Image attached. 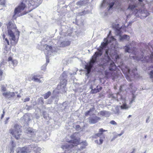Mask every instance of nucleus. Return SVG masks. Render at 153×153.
Here are the masks:
<instances>
[{"instance_id":"f257e3e1","label":"nucleus","mask_w":153,"mask_h":153,"mask_svg":"<svg viewBox=\"0 0 153 153\" xmlns=\"http://www.w3.org/2000/svg\"><path fill=\"white\" fill-rule=\"evenodd\" d=\"M10 43L12 46H14L17 43L19 36L20 32L17 29L16 25L10 23Z\"/></svg>"},{"instance_id":"f03ea898","label":"nucleus","mask_w":153,"mask_h":153,"mask_svg":"<svg viewBox=\"0 0 153 153\" xmlns=\"http://www.w3.org/2000/svg\"><path fill=\"white\" fill-rule=\"evenodd\" d=\"M109 70L110 72L105 71V75L107 78H111L113 80L117 78L118 76V73L116 71L117 67L114 62L111 60L109 66Z\"/></svg>"},{"instance_id":"7ed1b4c3","label":"nucleus","mask_w":153,"mask_h":153,"mask_svg":"<svg viewBox=\"0 0 153 153\" xmlns=\"http://www.w3.org/2000/svg\"><path fill=\"white\" fill-rule=\"evenodd\" d=\"M21 126L18 124H16L14 126V128L11 130L10 133L12 135L16 140H19L20 138L22 135V130L21 129Z\"/></svg>"},{"instance_id":"20e7f679","label":"nucleus","mask_w":153,"mask_h":153,"mask_svg":"<svg viewBox=\"0 0 153 153\" xmlns=\"http://www.w3.org/2000/svg\"><path fill=\"white\" fill-rule=\"evenodd\" d=\"M107 131V130L103 129L102 128L99 129V133L96 134H95V136L96 138L97 137H100L99 140L100 142L99 143L98 140H96L95 141V142L99 145L102 144L103 142V139L105 138V136L103 134V132Z\"/></svg>"},{"instance_id":"39448f33","label":"nucleus","mask_w":153,"mask_h":153,"mask_svg":"<svg viewBox=\"0 0 153 153\" xmlns=\"http://www.w3.org/2000/svg\"><path fill=\"white\" fill-rule=\"evenodd\" d=\"M132 58L133 59H136L137 60H141L143 61V60L146 61V62H148L150 60H152L153 59V53L152 52L150 56V57H147L146 56L144 57V59H143V56H142V57H140V58H139L138 57L136 56H132Z\"/></svg>"},{"instance_id":"423d86ee","label":"nucleus","mask_w":153,"mask_h":153,"mask_svg":"<svg viewBox=\"0 0 153 153\" xmlns=\"http://www.w3.org/2000/svg\"><path fill=\"white\" fill-rule=\"evenodd\" d=\"M66 76L67 75L64 72L62 73L61 75V78L62 79L60 81L59 85L63 88L65 87L67 83V80L66 79H64V78L66 77Z\"/></svg>"},{"instance_id":"0eeeda50","label":"nucleus","mask_w":153,"mask_h":153,"mask_svg":"<svg viewBox=\"0 0 153 153\" xmlns=\"http://www.w3.org/2000/svg\"><path fill=\"white\" fill-rule=\"evenodd\" d=\"M100 120V118L97 116H95L94 118L91 117L89 119V122L91 124H94Z\"/></svg>"},{"instance_id":"6e6552de","label":"nucleus","mask_w":153,"mask_h":153,"mask_svg":"<svg viewBox=\"0 0 153 153\" xmlns=\"http://www.w3.org/2000/svg\"><path fill=\"white\" fill-rule=\"evenodd\" d=\"M80 139L79 138L78 139L75 138L73 140H70L69 141V143H72L75 146H77L80 144Z\"/></svg>"},{"instance_id":"1a4fd4ad","label":"nucleus","mask_w":153,"mask_h":153,"mask_svg":"<svg viewBox=\"0 0 153 153\" xmlns=\"http://www.w3.org/2000/svg\"><path fill=\"white\" fill-rule=\"evenodd\" d=\"M42 78V76L39 75H34L32 78V80H33L35 82L40 83L41 82L40 79Z\"/></svg>"},{"instance_id":"9d476101","label":"nucleus","mask_w":153,"mask_h":153,"mask_svg":"<svg viewBox=\"0 0 153 153\" xmlns=\"http://www.w3.org/2000/svg\"><path fill=\"white\" fill-rule=\"evenodd\" d=\"M121 68L124 74H127L129 73L130 70L128 67L123 65L121 66Z\"/></svg>"},{"instance_id":"9b49d317","label":"nucleus","mask_w":153,"mask_h":153,"mask_svg":"<svg viewBox=\"0 0 153 153\" xmlns=\"http://www.w3.org/2000/svg\"><path fill=\"white\" fill-rule=\"evenodd\" d=\"M71 42L69 41H63L61 43L60 46L62 47H65L70 45Z\"/></svg>"},{"instance_id":"f8f14e48","label":"nucleus","mask_w":153,"mask_h":153,"mask_svg":"<svg viewBox=\"0 0 153 153\" xmlns=\"http://www.w3.org/2000/svg\"><path fill=\"white\" fill-rule=\"evenodd\" d=\"M93 65L89 62L88 65H85V69L87 70L88 74H89L91 72V69L93 67Z\"/></svg>"},{"instance_id":"ddd939ff","label":"nucleus","mask_w":153,"mask_h":153,"mask_svg":"<svg viewBox=\"0 0 153 153\" xmlns=\"http://www.w3.org/2000/svg\"><path fill=\"white\" fill-rule=\"evenodd\" d=\"M104 40L105 42H102V43L100 46V48L102 49H103L104 48H105L109 43L108 40L106 38H105Z\"/></svg>"},{"instance_id":"4468645a","label":"nucleus","mask_w":153,"mask_h":153,"mask_svg":"<svg viewBox=\"0 0 153 153\" xmlns=\"http://www.w3.org/2000/svg\"><path fill=\"white\" fill-rule=\"evenodd\" d=\"M130 39L129 36L126 35H124L123 36H120V41H123L125 40L129 41Z\"/></svg>"},{"instance_id":"2eb2a0df","label":"nucleus","mask_w":153,"mask_h":153,"mask_svg":"<svg viewBox=\"0 0 153 153\" xmlns=\"http://www.w3.org/2000/svg\"><path fill=\"white\" fill-rule=\"evenodd\" d=\"M98 88V86H97L96 88H95L94 89H92L91 91V93L92 94L96 93L99 92L102 89V87H100L99 88Z\"/></svg>"},{"instance_id":"dca6fc26","label":"nucleus","mask_w":153,"mask_h":153,"mask_svg":"<svg viewBox=\"0 0 153 153\" xmlns=\"http://www.w3.org/2000/svg\"><path fill=\"white\" fill-rule=\"evenodd\" d=\"M97 58L93 55L89 62L94 65V64L97 62Z\"/></svg>"},{"instance_id":"f3484780","label":"nucleus","mask_w":153,"mask_h":153,"mask_svg":"<svg viewBox=\"0 0 153 153\" xmlns=\"http://www.w3.org/2000/svg\"><path fill=\"white\" fill-rule=\"evenodd\" d=\"M112 26L113 28L115 29L116 30L119 31L121 29V28L120 27L119 25V24H116L114 23H113Z\"/></svg>"},{"instance_id":"a211bd4d","label":"nucleus","mask_w":153,"mask_h":153,"mask_svg":"<svg viewBox=\"0 0 153 153\" xmlns=\"http://www.w3.org/2000/svg\"><path fill=\"white\" fill-rule=\"evenodd\" d=\"M136 4H130L128 7V9H129L131 10H133L135 8L137 7Z\"/></svg>"},{"instance_id":"6ab92c4d","label":"nucleus","mask_w":153,"mask_h":153,"mask_svg":"<svg viewBox=\"0 0 153 153\" xmlns=\"http://www.w3.org/2000/svg\"><path fill=\"white\" fill-rule=\"evenodd\" d=\"M10 61L11 62V64H12L13 65L14 67L16 66L17 65L18 63V61L16 60L13 59L10 57Z\"/></svg>"},{"instance_id":"aec40b11","label":"nucleus","mask_w":153,"mask_h":153,"mask_svg":"<svg viewBox=\"0 0 153 153\" xmlns=\"http://www.w3.org/2000/svg\"><path fill=\"white\" fill-rule=\"evenodd\" d=\"M16 146L15 143H14L13 141H12L11 142V146L12 149L10 150V153H13L14 152L13 150L14 147Z\"/></svg>"},{"instance_id":"412c9836","label":"nucleus","mask_w":153,"mask_h":153,"mask_svg":"<svg viewBox=\"0 0 153 153\" xmlns=\"http://www.w3.org/2000/svg\"><path fill=\"white\" fill-rule=\"evenodd\" d=\"M51 92L49 91L47 93L44 94L43 95L44 98L45 99H46L48 98L51 94Z\"/></svg>"},{"instance_id":"4be33fe9","label":"nucleus","mask_w":153,"mask_h":153,"mask_svg":"<svg viewBox=\"0 0 153 153\" xmlns=\"http://www.w3.org/2000/svg\"><path fill=\"white\" fill-rule=\"evenodd\" d=\"M82 144V147H81V149H82L85 147L86 146H87V144L86 141H82V142H80V144Z\"/></svg>"},{"instance_id":"5701e85b","label":"nucleus","mask_w":153,"mask_h":153,"mask_svg":"<svg viewBox=\"0 0 153 153\" xmlns=\"http://www.w3.org/2000/svg\"><path fill=\"white\" fill-rule=\"evenodd\" d=\"M102 54V53H100V52H97L96 51L95 53L94 54V55L95 56V57L97 58V57L100 56Z\"/></svg>"},{"instance_id":"b1692460","label":"nucleus","mask_w":153,"mask_h":153,"mask_svg":"<svg viewBox=\"0 0 153 153\" xmlns=\"http://www.w3.org/2000/svg\"><path fill=\"white\" fill-rule=\"evenodd\" d=\"M45 46V49L46 50L48 51H52L53 50V47L51 46L47 45H46Z\"/></svg>"},{"instance_id":"393cba45","label":"nucleus","mask_w":153,"mask_h":153,"mask_svg":"<svg viewBox=\"0 0 153 153\" xmlns=\"http://www.w3.org/2000/svg\"><path fill=\"white\" fill-rule=\"evenodd\" d=\"M84 1H80L77 2V4L78 5L82 6L84 4Z\"/></svg>"},{"instance_id":"a878e982","label":"nucleus","mask_w":153,"mask_h":153,"mask_svg":"<svg viewBox=\"0 0 153 153\" xmlns=\"http://www.w3.org/2000/svg\"><path fill=\"white\" fill-rule=\"evenodd\" d=\"M149 68H153V66H150ZM149 75L150 78L153 79V70H152L150 71L149 73Z\"/></svg>"},{"instance_id":"bb28decb","label":"nucleus","mask_w":153,"mask_h":153,"mask_svg":"<svg viewBox=\"0 0 153 153\" xmlns=\"http://www.w3.org/2000/svg\"><path fill=\"white\" fill-rule=\"evenodd\" d=\"M70 146H71L70 145L65 144L62 145L61 146V148L63 149H67L69 148Z\"/></svg>"},{"instance_id":"cd10ccee","label":"nucleus","mask_w":153,"mask_h":153,"mask_svg":"<svg viewBox=\"0 0 153 153\" xmlns=\"http://www.w3.org/2000/svg\"><path fill=\"white\" fill-rule=\"evenodd\" d=\"M120 108L122 109H126L128 108V107L126 103H124L120 106Z\"/></svg>"},{"instance_id":"c85d7f7f","label":"nucleus","mask_w":153,"mask_h":153,"mask_svg":"<svg viewBox=\"0 0 153 153\" xmlns=\"http://www.w3.org/2000/svg\"><path fill=\"white\" fill-rule=\"evenodd\" d=\"M93 110V108H90L89 110L87 111L85 113V115L86 116H87Z\"/></svg>"},{"instance_id":"c756f323","label":"nucleus","mask_w":153,"mask_h":153,"mask_svg":"<svg viewBox=\"0 0 153 153\" xmlns=\"http://www.w3.org/2000/svg\"><path fill=\"white\" fill-rule=\"evenodd\" d=\"M108 50H106L105 51V54L107 55V58H108V61H110L111 60V59L110 57L108 55Z\"/></svg>"},{"instance_id":"7c9ffc66","label":"nucleus","mask_w":153,"mask_h":153,"mask_svg":"<svg viewBox=\"0 0 153 153\" xmlns=\"http://www.w3.org/2000/svg\"><path fill=\"white\" fill-rule=\"evenodd\" d=\"M107 111H101L100 112V114L102 116L105 115Z\"/></svg>"},{"instance_id":"2f4dec72","label":"nucleus","mask_w":153,"mask_h":153,"mask_svg":"<svg viewBox=\"0 0 153 153\" xmlns=\"http://www.w3.org/2000/svg\"><path fill=\"white\" fill-rule=\"evenodd\" d=\"M4 53H7V51L9 50V48H7V46H5V47L4 48Z\"/></svg>"},{"instance_id":"473e14b6","label":"nucleus","mask_w":153,"mask_h":153,"mask_svg":"<svg viewBox=\"0 0 153 153\" xmlns=\"http://www.w3.org/2000/svg\"><path fill=\"white\" fill-rule=\"evenodd\" d=\"M125 48V51L126 52H129L130 48L128 46H126Z\"/></svg>"},{"instance_id":"72a5a7b5","label":"nucleus","mask_w":153,"mask_h":153,"mask_svg":"<svg viewBox=\"0 0 153 153\" xmlns=\"http://www.w3.org/2000/svg\"><path fill=\"white\" fill-rule=\"evenodd\" d=\"M3 71L0 69V80L3 79L2 76Z\"/></svg>"},{"instance_id":"f704fd0d","label":"nucleus","mask_w":153,"mask_h":153,"mask_svg":"<svg viewBox=\"0 0 153 153\" xmlns=\"http://www.w3.org/2000/svg\"><path fill=\"white\" fill-rule=\"evenodd\" d=\"M3 96L6 98H7L9 95V93L7 92H4L3 93Z\"/></svg>"},{"instance_id":"c9c22d12","label":"nucleus","mask_w":153,"mask_h":153,"mask_svg":"<svg viewBox=\"0 0 153 153\" xmlns=\"http://www.w3.org/2000/svg\"><path fill=\"white\" fill-rule=\"evenodd\" d=\"M5 2V0H0V4L4 5Z\"/></svg>"},{"instance_id":"e433bc0d","label":"nucleus","mask_w":153,"mask_h":153,"mask_svg":"<svg viewBox=\"0 0 153 153\" xmlns=\"http://www.w3.org/2000/svg\"><path fill=\"white\" fill-rule=\"evenodd\" d=\"M114 2H111V3H110L109 4V10L111 9L113 7V6L114 5Z\"/></svg>"},{"instance_id":"4c0bfd02","label":"nucleus","mask_w":153,"mask_h":153,"mask_svg":"<svg viewBox=\"0 0 153 153\" xmlns=\"http://www.w3.org/2000/svg\"><path fill=\"white\" fill-rule=\"evenodd\" d=\"M110 123L112 125H117V123L116 122H115L114 120H113L111 121L110 122Z\"/></svg>"},{"instance_id":"58836bf2","label":"nucleus","mask_w":153,"mask_h":153,"mask_svg":"<svg viewBox=\"0 0 153 153\" xmlns=\"http://www.w3.org/2000/svg\"><path fill=\"white\" fill-rule=\"evenodd\" d=\"M30 99L29 97H27L26 98L24 99V102H26L29 101L30 100Z\"/></svg>"},{"instance_id":"ea45409f","label":"nucleus","mask_w":153,"mask_h":153,"mask_svg":"<svg viewBox=\"0 0 153 153\" xmlns=\"http://www.w3.org/2000/svg\"><path fill=\"white\" fill-rule=\"evenodd\" d=\"M80 128V126L79 125H77L76 126V130L78 131L79 129Z\"/></svg>"},{"instance_id":"a19ab883","label":"nucleus","mask_w":153,"mask_h":153,"mask_svg":"<svg viewBox=\"0 0 153 153\" xmlns=\"http://www.w3.org/2000/svg\"><path fill=\"white\" fill-rule=\"evenodd\" d=\"M115 59L116 60L118 59H120V56L119 55L116 54L115 56Z\"/></svg>"},{"instance_id":"79ce46f5","label":"nucleus","mask_w":153,"mask_h":153,"mask_svg":"<svg viewBox=\"0 0 153 153\" xmlns=\"http://www.w3.org/2000/svg\"><path fill=\"white\" fill-rule=\"evenodd\" d=\"M4 113H5V111H4V110H3V114L1 115V119H2L4 117Z\"/></svg>"},{"instance_id":"37998d69","label":"nucleus","mask_w":153,"mask_h":153,"mask_svg":"<svg viewBox=\"0 0 153 153\" xmlns=\"http://www.w3.org/2000/svg\"><path fill=\"white\" fill-rule=\"evenodd\" d=\"M5 43L6 42L7 44L8 45H9V41L8 40L7 38H5V42H4Z\"/></svg>"},{"instance_id":"c03bdc74","label":"nucleus","mask_w":153,"mask_h":153,"mask_svg":"<svg viewBox=\"0 0 153 153\" xmlns=\"http://www.w3.org/2000/svg\"><path fill=\"white\" fill-rule=\"evenodd\" d=\"M123 133H124V131H122L120 134H117V136H120L121 135H122L123 134Z\"/></svg>"},{"instance_id":"a18cd8bd","label":"nucleus","mask_w":153,"mask_h":153,"mask_svg":"<svg viewBox=\"0 0 153 153\" xmlns=\"http://www.w3.org/2000/svg\"><path fill=\"white\" fill-rule=\"evenodd\" d=\"M9 119V117H7V118H6V120L4 121V124H6L7 123V122H8V121Z\"/></svg>"},{"instance_id":"49530a36","label":"nucleus","mask_w":153,"mask_h":153,"mask_svg":"<svg viewBox=\"0 0 153 153\" xmlns=\"http://www.w3.org/2000/svg\"><path fill=\"white\" fill-rule=\"evenodd\" d=\"M1 90L3 91H5L6 90V89L4 87L2 86L1 87Z\"/></svg>"},{"instance_id":"de8ad7c7","label":"nucleus","mask_w":153,"mask_h":153,"mask_svg":"<svg viewBox=\"0 0 153 153\" xmlns=\"http://www.w3.org/2000/svg\"><path fill=\"white\" fill-rule=\"evenodd\" d=\"M14 94V92H12V93H10V96H11L12 97L13 96Z\"/></svg>"},{"instance_id":"09e8293b","label":"nucleus","mask_w":153,"mask_h":153,"mask_svg":"<svg viewBox=\"0 0 153 153\" xmlns=\"http://www.w3.org/2000/svg\"><path fill=\"white\" fill-rule=\"evenodd\" d=\"M98 51H97V52H100V53H102V50L101 49H98Z\"/></svg>"},{"instance_id":"8fccbe9b","label":"nucleus","mask_w":153,"mask_h":153,"mask_svg":"<svg viewBox=\"0 0 153 153\" xmlns=\"http://www.w3.org/2000/svg\"><path fill=\"white\" fill-rule=\"evenodd\" d=\"M149 117H148L147 118V119L146 120V123H148V121L149 119Z\"/></svg>"},{"instance_id":"3c124183","label":"nucleus","mask_w":153,"mask_h":153,"mask_svg":"<svg viewBox=\"0 0 153 153\" xmlns=\"http://www.w3.org/2000/svg\"><path fill=\"white\" fill-rule=\"evenodd\" d=\"M9 53H8V54H7L8 55V61H10V56H9Z\"/></svg>"},{"instance_id":"603ef678","label":"nucleus","mask_w":153,"mask_h":153,"mask_svg":"<svg viewBox=\"0 0 153 153\" xmlns=\"http://www.w3.org/2000/svg\"><path fill=\"white\" fill-rule=\"evenodd\" d=\"M27 152L26 150L24 151H21V153H25Z\"/></svg>"},{"instance_id":"864d4df0","label":"nucleus","mask_w":153,"mask_h":153,"mask_svg":"<svg viewBox=\"0 0 153 153\" xmlns=\"http://www.w3.org/2000/svg\"><path fill=\"white\" fill-rule=\"evenodd\" d=\"M17 97H21V96L19 94H18L17 95Z\"/></svg>"},{"instance_id":"5fc2aeb1","label":"nucleus","mask_w":153,"mask_h":153,"mask_svg":"<svg viewBox=\"0 0 153 153\" xmlns=\"http://www.w3.org/2000/svg\"><path fill=\"white\" fill-rule=\"evenodd\" d=\"M2 37H3V38L4 39V38H5V36H4V34L2 36Z\"/></svg>"},{"instance_id":"6e6d98bb","label":"nucleus","mask_w":153,"mask_h":153,"mask_svg":"<svg viewBox=\"0 0 153 153\" xmlns=\"http://www.w3.org/2000/svg\"><path fill=\"white\" fill-rule=\"evenodd\" d=\"M2 25V23L0 22V27Z\"/></svg>"},{"instance_id":"4d7b16f0","label":"nucleus","mask_w":153,"mask_h":153,"mask_svg":"<svg viewBox=\"0 0 153 153\" xmlns=\"http://www.w3.org/2000/svg\"><path fill=\"white\" fill-rule=\"evenodd\" d=\"M74 137V136H71V139H73V138H73V137Z\"/></svg>"},{"instance_id":"13d9d810","label":"nucleus","mask_w":153,"mask_h":153,"mask_svg":"<svg viewBox=\"0 0 153 153\" xmlns=\"http://www.w3.org/2000/svg\"><path fill=\"white\" fill-rule=\"evenodd\" d=\"M111 38L113 39H115L114 38V37L113 36H111Z\"/></svg>"},{"instance_id":"bf43d9fd","label":"nucleus","mask_w":153,"mask_h":153,"mask_svg":"<svg viewBox=\"0 0 153 153\" xmlns=\"http://www.w3.org/2000/svg\"><path fill=\"white\" fill-rule=\"evenodd\" d=\"M8 35H10V31H9V30H8Z\"/></svg>"},{"instance_id":"052dcab7","label":"nucleus","mask_w":153,"mask_h":153,"mask_svg":"<svg viewBox=\"0 0 153 153\" xmlns=\"http://www.w3.org/2000/svg\"><path fill=\"white\" fill-rule=\"evenodd\" d=\"M131 115H129L128 116V118H129V117H131Z\"/></svg>"},{"instance_id":"680f3d73","label":"nucleus","mask_w":153,"mask_h":153,"mask_svg":"<svg viewBox=\"0 0 153 153\" xmlns=\"http://www.w3.org/2000/svg\"><path fill=\"white\" fill-rule=\"evenodd\" d=\"M143 6H144V4H143Z\"/></svg>"},{"instance_id":"e2e57ef3","label":"nucleus","mask_w":153,"mask_h":153,"mask_svg":"<svg viewBox=\"0 0 153 153\" xmlns=\"http://www.w3.org/2000/svg\"><path fill=\"white\" fill-rule=\"evenodd\" d=\"M134 49H135L136 48H134Z\"/></svg>"},{"instance_id":"0e129e2a","label":"nucleus","mask_w":153,"mask_h":153,"mask_svg":"<svg viewBox=\"0 0 153 153\" xmlns=\"http://www.w3.org/2000/svg\"><path fill=\"white\" fill-rule=\"evenodd\" d=\"M72 147H73V146H73V145H72Z\"/></svg>"},{"instance_id":"69168bd1","label":"nucleus","mask_w":153,"mask_h":153,"mask_svg":"<svg viewBox=\"0 0 153 153\" xmlns=\"http://www.w3.org/2000/svg\"><path fill=\"white\" fill-rule=\"evenodd\" d=\"M91 89H92V87H91Z\"/></svg>"},{"instance_id":"338daca9","label":"nucleus","mask_w":153,"mask_h":153,"mask_svg":"<svg viewBox=\"0 0 153 153\" xmlns=\"http://www.w3.org/2000/svg\"><path fill=\"white\" fill-rule=\"evenodd\" d=\"M7 28L8 27V26H7Z\"/></svg>"}]
</instances>
